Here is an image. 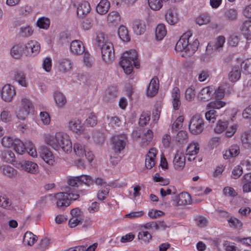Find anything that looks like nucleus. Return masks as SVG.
Instances as JSON below:
<instances>
[{"instance_id": "18", "label": "nucleus", "mask_w": 251, "mask_h": 251, "mask_svg": "<svg viewBox=\"0 0 251 251\" xmlns=\"http://www.w3.org/2000/svg\"><path fill=\"white\" fill-rule=\"evenodd\" d=\"M107 21L108 26H116L120 24L121 17L118 12L112 11L108 14Z\"/></svg>"}, {"instance_id": "17", "label": "nucleus", "mask_w": 251, "mask_h": 251, "mask_svg": "<svg viewBox=\"0 0 251 251\" xmlns=\"http://www.w3.org/2000/svg\"><path fill=\"white\" fill-rule=\"evenodd\" d=\"M214 90L209 86L204 87L201 89L198 95V99L203 101L210 100L212 97Z\"/></svg>"}, {"instance_id": "34", "label": "nucleus", "mask_w": 251, "mask_h": 251, "mask_svg": "<svg viewBox=\"0 0 251 251\" xmlns=\"http://www.w3.org/2000/svg\"><path fill=\"white\" fill-rule=\"evenodd\" d=\"M72 68L71 62L67 59H62L59 61V69L61 72H66Z\"/></svg>"}, {"instance_id": "19", "label": "nucleus", "mask_w": 251, "mask_h": 251, "mask_svg": "<svg viewBox=\"0 0 251 251\" xmlns=\"http://www.w3.org/2000/svg\"><path fill=\"white\" fill-rule=\"evenodd\" d=\"M165 19L170 25L176 24L178 20L176 10L174 8L169 9L165 15Z\"/></svg>"}, {"instance_id": "20", "label": "nucleus", "mask_w": 251, "mask_h": 251, "mask_svg": "<svg viewBox=\"0 0 251 251\" xmlns=\"http://www.w3.org/2000/svg\"><path fill=\"white\" fill-rule=\"evenodd\" d=\"M90 6L89 3L86 1L81 2L78 4L77 8V15L80 18H83L84 16L90 11Z\"/></svg>"}, {"instance_id": "21", "label": "nucleus", "mask_w": 251, "mask_h": 251, "mask_svg": "<svg viewBox=\"0 0 251 251\" xmlns=\"http://www.w3.org/2000/svg\"><path fill=\"white\" fill-rule=\"evenodd\" d=\"M134 32L137 35H141L146 30V25L144 22L140 20H135L132 24Z\"/></svg>"}, {"instance_id": "62", "label": "nucleus", "mask_w": 251, "mask_h": 251, "mask_svg": "<svg viewBox=\"0 0 251 251\" xmlns=\"http://www.w3.org/2000/svg\"><path fill=\"white\" fill-rule=\"evenodd\" d=\"M97 119L96 116L93 113H91L88 118L85 121V124L90 126H93L97 125Z\"/></svg>"}, {"instance_id": "4", "label": "nucleus", "mask_w": 251, "mask_h": 251, "mask_svg": "<svg viewBox=\"0 0 251 251\" xmlns=\"http://www.w3.org/2000/svg\"><path fill=\"white\" fill-rule=\"evenodd\" d=\"M204 128L203 119L199 115H195L191 119L189 124V130L194 135L201 133Z\"/></svg>"}, {"instance_id": "45", "label": "nucleus", "mask_w": 251, "mask_h": 251, "mask_svg": "<svg viewBox=\"0 0 251 251\" xmlns=\"http://www.w3.org/2000/svg\"><path fill=\"white\" fill-rule=\"evenodd\" d=\"M33 30L29 25L21 27L20 29V34L24 37H28L32 35Z\"/></svg>"}, {"instance_id": "63", "label": "nucleus", "mask_w": 251, "mask_h": 251, "mask_svg": "<svg viewBox=\"0 0 251 251\" xmlns=\"http://www.w3.org/2000/svg\"><path fill=\"white\" fill-rule=\"evenodd\" d=\"M226 16L230 21L236 20L237 18V12L234 9H230L226 13Z\"/></svg>"}, {"instance_id": "23", "label": "nucleus", "mask_w": 251, "mask_h": 251, "mask_svg": "<svg viewBox=\"0 0 251 251\" xmlns=\"http://www.w3.org/2000/svg\"><path fill=\"white\" fill-rule=\"evenodd\" d=\"M69 127L72 131L77 134H80L83 132V127L80 121L78 119L70 121L69 122Z\"/></svg>"}, {"instance_id": "57", "label": "nucleus", "mask_w": 251, "mask_h": 251, "mask_svg": "<svg viewBox=\"0 0 251 251\" xmlns=\"http://www.w3.org/2000/svg\"><path fill=\"white\" fill-rule=\"evenodd\" d=\"M79 184L84 183L87 186H89L93 182V179L92 178L87 175H81L78 176Z\"/></svg>"}, {"instance_id": "42", "label": "nucleus", "mask_w": 251, "mask_h": 251, "mask_svg": "<svg viewBox=\"0 0 251 251\" xmlns=\"http://www.w3.org/2000/svg\"><path fill=\"white\" fill-rule=\"evenodd\" d=\"M11 201L5 195L0 193V206L3 208L10 209Z\"/></svg>"}, {"instance_id": "8", "label": "nucleus", "mask_w": 251, "mask_h": 251, "mask_svg": "<svg viewBox=\"0 0 251 251\" xmlns=\"http://www.w3.org/2000/svg\"><path fill=\"white\" fill-rule=\"evenodd\" d=\"M13 166L18 169L25 170L31 174H34L37 172L38 168L36 163L29 161L16 162V163H13Z\"/></svg>"}, {"instance_id": "27", "label": "nucleus", "mask_w": 251, "mask_h": 251, "mask_svg": "<svg viewBox=\"0 0 251 251\" xmlns=\"http://www.w3.org/2000/svg\"><path fill=\"white\" fill-rule=\"evenodd\" d=\"M240 152V148L237 145L231 146L228 151H226L224 154V158L226 159L229 158V157H235L239 154Z\"/></svg>"}, {"instance_id": "12", "label": "nucleus", "mask_w": 251, "mask_h": 251, "mask_svg": "<svg viewBox=\"0 0 251 251\" xmlns=\"http://www.w3.org/2000/svg\"><path fill=\"white\" fill-rule=\"evenodd\" d=\"M191 35L189 33L184 34L177 41L175 47L176 50L177 51H184L188 45Z\"/></svg>"}, {"instance_id": "40", "label": "nucleus", "mask_w": 251, "mask_h": 251, "mask_svg": "<svg viewBox=\"0 0 251 251\" xmlns=\"http://www.w3.org/2000/svg\"><path fill=\"white\" fill-rule=\"evenodd\" d=\"M13 146L15 151L19 154H22L25 151L24 143L18 139H15Z\"/></svg>"}, {"instance_id": "46", "label": "nucleus", "mask_w": 251, "mask_h": 251, "mask_svg": "<svg viewBox=\"0 0 251 251\" xmlns=\"http://www.w3.org/2000/svg\"><path fill=\"white\" fill-rule=\"evenodd\" d=\"M227 125L228 123L226 121L219 120L214 128V131L217 133H221L227 127Z\"/></svg>"}, {"instance_id": "52", "label": "nucleus", "mask_w": 251, "mask_h": 251, "mask_svg": "<svg viewBox=\"0 0 251 251\" xmlns=\"http://www.w3.org/2000/svg\"><path fill=\"white\" fill-rule=\"evenodd\" d=\"M93 138L95 142L97 144H102L104 142V135L102 133L99 131H96L93 132Z\"/></svg>"}, {"instance_id": "28", "label": "nucleus", "mask_w": 251, "mask_h": 251, "mask_svg": "<svg viewBox=\"0 0 251 251\" xmlns=\"http://www.w3.org/2000/svg\"><path fill=\"white\" fill-rule=\"evenodd\" d=\"M56 136H52L50 134H45L44 135V140L46 144L50 145L55 150H59V145L57 143V141L55 140Z\"/></svg>"}, {"instance_id": "38", "label": "nucleus", "mask_w": 251, "mask_h": 251, "mask_svg": "<svg viewBox=\"0 0 251 251\" xmlns=\"http://www.w3.org/2000/svg\"><path fill=\"white\" fill-rule=\"evenodd\" d=\"M199 151L198 143H193L189 144L186 151V154L189 156H194L197 154Z\"/></svg>"}, {"instance_id": "61", "label": "nucleus", "mask_w": 251, "mask_h": 251, "mask_svg": "<svg viewBox=\"0 0 251 251\" xmlns=\"http://www.w3.org/2000/svg\"><path fill=\"white\" fill-rule=\"evenodd\" d=\"M225 104L226 103L224 101L216 100L211 101L207 106L214 110L215 109H220L224 106Z\"/></svg>"}, {"instance_id": "3", "label": "nucleus", "mask_w": 251, "mask_h": 251, "mask_svg": "<svg viewBox=\"0 0 251 251\" xmlns=\"http://www.w3.org/2000/svg\"><path fill=\"white\" fill-rule=\"evenodd\" d=\"M137 59V53L134 50L126 51L123 54L119 64L126 74L129 75L132 72V62L135 67L139 68V63L136 61Z\"/></svg>"}, {"instance_id": "44", "label": "nucleus", "mask_w": 251, "mask_h": 251, "mask_svg": "<svg viewBox=\"0 0 251 251\" xmlns=\"http://www.w3.org/2000/svg\"><path fill=\"white\" fill-rule=\"evenodd\" d=\"M196 22L200 25H207L211 22V17L207 14H203L197 18Z\"/></svg>"}, {"instance_id": "59", "label": "nucleus", "mask_w": 251, "mask_h": 251, "mask_svg": "<svg viewBox=\"0 0 251 251\" xmlns=\"http://www.w3.org/2000/svg\"><path fill=\"white\" fill-rule=\"evenodd\" d=\"M184 118L183 116H179L175 122L173 123L172 126V130L176 132L180 127L182 126V122H183Z\"/></svg>"}, {"instance_id": "53", "label": "nucleus", "mask_w": 251, "mask_h": 251, "mask_svg": "<svg viewBox=\"0 0 251 251\" xmlns=\"http://www.w3.org/2000/svg\"><path fill=\"white\" fill-rule=\"evenodd\" d=\"M226 41V38L223 36H219L217 38L215 43L213 44L215 50H220Z\"/></svg>"}, {"instance_id": "14", "label": "nucleus", "mask_w": 251, "mask_h": 251, "mask_svg": "<svg viewBox=\"0 0 251 251\" xmlns=\"http://www.w3.org/2000/svg\"><path fill=\"white\" fill-rule=\"evenodd\" d=\"M173 163L176 170H182L185 165V157L184 154L177 152L174 158Z\"/></svg>"}, {"instance_id": "22", "label": "nucleus", "mask_w": 251, "mask_h": 251, "mask_svg": "<svg viewBox=\"0 0 251 251\" xmlns=\"http://www.w3.org/2000/svg\"><path fill=\"white\" fill-rule=\"evenodd\" d=\"M240 29L247 40L251 39V20H246L244 22Z\"/></svg>"}, {"instance_id": "37", "label": "nucleus", "mask_w": 251, "mask_h": 251, "mask_svg": "<svg viewBox=\"0 0 251 251\" xmlns=\"http://www.w3.org/2000/svg\"><path fill=\"white\" fill-rule=\"evenodd\" d=\"M37 237L30 232H26L24 235L23 242L31 246L37 241Z\"/></svg>"}, {"instance_id": "1", "label": "nucleus", "mask_w": 251, "mask_h": 251, "mask_svg": "<svg viewBox=\"0 0 251 251\" xmlns=\"http://www.w3.org/2000/svg\"><path fill=\"white\" fill-rule=\"evenodd\" d=\"M97 42L100 48L103 60L106 63H110L115 57L113 44L107 41L103 33H100L97 35Z\"/></svg>"}, {"instance_id": "9", "label": "nucleus", "mask_w": 251, "mask_h": 251, "mask_svg": "<svg viewBox=\"0 0 251 251\" xmlns=\"http://www.w3.org/2000/svg\"><path fill=\"white\" fill-rule=\"evenodd\" d=\"M15 94L16 91L13 86L10 84H7L3 87L1 95V98L5 101H11Z\"/></svg>"}, {"instance_id": "60", "label": "nucleus", "mask_w": 251, "mask_h": 251, "mask_svg": "<svg viewBox=\"0 0 251 251\" xmlns=\"http://www.w3.org/2000/svg\"><path fill=\"white\" fill-rule=\"evenodd\" d=\"M151 238V235L148 231H142L138 233V239L142 240L144 242H149Z\"/></svg>"}, {"instance_id": "32", "label": "nucleus", "mask_w": 251, "mask_h": 251, "mask_svg": "<svg viewBox=\"0 0 251 251\" xmlns=\"http://www.w3.org/2000/svg\"><path fill=\"white\" fill-rule=\"evenodd\" d=\"M242 143L245 148H251V131L244 132L241 136Z\"/></svg>"}, {"instance_id": "10", "label": "nucleus", "mask_w": 251, "mask_h": 251, "mask_svg": "<svg viewBox=\"0 0 251 251\" xmlns=\"http://www.w3.org/2000/svg\"><path fill=\"white\" fill-rule=\"evenodd\" d=\"M40 156L49 165H52L54 156L51 151L47 147L42 146L39 149Z\"/></svg>"}, {"instance_id": "2", "label": "nucleus", "mask_w": 251, "mask_h": 251, "mask_svg": "<svg viewBox=\"0 0 251 251\" xmlns=\"http://www.w3.org/2000/svg\"><path fill=\"white\" fill-rule=\"evenodd\" d=\"M64 191L55 195L56 206L62 209L70 205L71 200H76L79 197L78 194L74 193V188L66 186L64 188Z\"/></svg>"}, {"instance_id": "11", "label": "nucleus", "mask_w": 251, "mask_h": 251, "mask_svg": "<svg viewBox=\"0 0 251 251\" xmlns=\"http://www.w3.org/2000/svg\"><path fill=\"white\" fill-rule=\"evenodd\" d=\"M24 47L27 51V55H36L40 50V44L34 40L29 41Z\"/></svg>"}, {"instance_id": "26", "label": "nucleus", "mask_w": 251, "mask_h": 251, "mask_svg": "<svg viewBox=\"0 0 251 251\" xmlns=\"http://www.w3.org/2000/svg\"><path fill=\"white\" fill-rule=\"evenodd\" d=\"M14 79L22 86H27L25 75L23 72L18 70L15 71Z\"/></svg>"}, {"instance_id": "55", "label": "nucleus", "mask_w": 251, "mask_h": 251, "mask_svg": "<svg viewBox=\"0 0 251 251\" xmlns=\"http://www.w3.org/2000/svg\"><path fill=\"white\" fill-rule=\"evenodd\" d=\"M150 120V112H143L141 115L139 119V124L141 126H144L146 125L148 122Z\"/></svg>"}, {"instance_id": "49", "label": "nucleus", "mask_w": 251, "mask_h": 251, "mask_svg": "<svg viewBox=\"0 0 251 251\" xmlns=\"http://www.w3.org/2000/svg\"><path fill=\"white\" fill-rule=\"evenodd\" d=\"M74 151L75 154L79 157H84V152H85V149L79 143H75L74 145Z\"/></svg>"}, {"instance_id": "43", "label": "nucleus", "mask_w": 251, "mask_h": 251, "mask_svg": "<svg viewBox=\"0 0 251 251\" xmlns=\"http://www.w3.org/2000/svg\"><path fill=\"white\" fill-rule=\"evenodd\" d=\"M153 132L151 130H147L143 134L142 139L143 146H147L152 140Z\"/></svg>"}, {"instance_id": "64", "label": "nucleus", "mask_w": 251, "mask_h": 251, "mask_svg": "<svg viewBox=\"0 0 251 251\" xmlns=\"http://www.w3.org/2000/svg\"><path fill=\"white\" fill-rule=\"evenodd\" d=\"M195 90L192 87L187 88L185 91V97L187 100L190 101L195 98Z\"/></svg>"}, {"instance_id": "33", "label": "nucleus", "mask_w": 251, "mask_h": 251, "mask_svg": "<svg viewBox=\"0 0 251 251\" xmlns=\"http://www.w3.org/2000/svg\"><path fill=\"white\" fill-rule=\"evenodd\" d=\"M241 71L238 66H234L228 74V78L232 82L238 80L240 77Z\"/></svg>"}, {"instance_id": "29", "label": "nucleus", "mask_w": 251, "mask_h": 251, "mask_svg": "<svg viewBox=\"0 0 251 251\" xmlns=\"http://www.w3.org/2000/svg\"><path fill=\"white\" fill-rule=\"evenodd\" d=\"M167 31L165 26L163 24H160L157 25L155 30V37L156 40L160 41L162 40L166 35Z\"/></svg>"}, {"instance_id": "51", "label": "nucleus", "mask_w": 251, "mask_h": 251, "mask_svg": "<svg viewBox=\"0 0 251 251\" xmlns=\"http://www.w3.org/2000/svg\"><path fill=\"white\" fill-rule=\"evenodd\" d=\"M227 220L230 227L240 228L242 226V222L234 217L231 216Z\"/></svg>"}, {"instance_id": "16", "label": "nucleus", "mask_w": 251, "mask_h": 251, "mask_svg": "<svg viewBox=\"0 0 251 251\" xmlns=\"http://www.w3.org/2000/svg\"><path fill=\"white\" fill-rule=\"evenodd\" d=\"M172 102L173 108L178 110L181 105L180 93L178 88L175 87L172 92Z\"/></svg>"}, {"instance_id": "31", "label": "nucleus", "mask_w": 251, "mask_h": 251, "mask_svg": "<svg viewBox=\"0 0 251 251\" xmlns=\"http://www.w3.org/2000/svg\"><path fill=\"white\" fill-rule=\"evenodd\" d=\"M243 186L244 192L248 193L251 191V173L245 174L243 177Z\"/></svg>"}, {"instance_id": "35", "label": "nucleus", "mask_w": 251, "mask_h": 251, "mask_svg": "<svg viewBox=\"0 0 251 251\" xmlns=\"http://www.w3.org/2000/svg\"><path fill=\"white\" fill-rule=\"evenodd\" d=\"M118 35L120 38L124 42H129L130 37L128 33L127 29L124 25H121L118 29Z\"/></svg>"}, {"instance_id": "41", "label": "nucleus", "mask_w": 251, "mask_h": 251, "mask_svg": "<svg viewBox=\"0 0 251 251\" xmlns=\"http://www.w3.org/2000/svg\"><path fill=\"white\" fill-rule=\"evenodd\" d=\"M190 201V195L187 192H183L179 195L177 203L179 205H185L189 203Z\"/></svg>"}, {"instance_id": "13", "label": "nucleus", "mask_w": 251, "mask_h": 251, "mask_svg": "<svg viewBox=\"0 0 251 251\" xmlns=\"http://www.w3.org/2000/svg\"><path fill=\"white\" fill-rule=\"evenodd\" d=\"M156 155V150L151 148L146 156L145 166L148 169H151L155 165V158Z\"/></svg>"}, {"instance_id": "39", "label": "nucleus", "mask_w": 251, "mask_h": 251, "mask_svg": "<svg viewBox=\"0 0 251 251\" xmlns=\"http://www.w3.org/2000/svg\"><path fill=\"white\" fill-rule=\"evenodd\" d=\"M54 98L58 107H62L66 103V99L62 93L55 92L54 95Z\"/></svg>"}, {"instance_id": "47", "label": "nucleus", "mask_w": 251, "mask_h": 251, "mask_svg": "<svg viewBox=\"0 0 251 251\" xmlns=\"http://www.w3.org/2000/svg\"><path fill=\"white\" fill-rule=\"evenodd\" d=\"M50 20L47 18L42 17L39 18L37 22V26L41 28L47 29L50 26Z\"/></svg>"}, {"instance_id": "6", "label": "nucleus", "mask_w": 251, "mask_h": 251, "mask_svg": "<svg viewBox=\"0 0 251 251\" xmlns=\"http://www.w3.org/2000/svg\"><path fill=\"white\" fill-rule=\"evenodd\" d=\"M33 108L32 103L26 99L22 100L21 106L19 109L16 111L17 117L19 119L24 120L30 113Z\"/></svg>"}, {"instance_id": "30", "label": "nucleus", "mask_w": 251, "mask_h": 251, "mask_svg": "<svg viewBox=\"0 0 251 251\" xmlns=\"http://www.w3.org/2000/svg\"><path fill=\"white\" fill-rule=\"evenodd\" d=\"M25 47L21 45H16L11 49L10 54L11 56L16 59L19 58L23 54Z\"/></svg>"}, {"instance_id": "7", "label": "nucleus", "mask_w": 251, "mask_h": 251, "mask_svg": "<svg viewBox=\"0 0 251 251\" xmlns=\"http://www.w3.org/2000/svg\"><path fill=\"white\" fill-rule=\"evenodd\" d=\"M111 140L112 150L116 153H120L125 148L127 136L122 134L113 136Z\"/></svg>"}, {"instance_id": "25", "label": "nucleus", "mask_w": 251, "mask_h": 251, "mask_svg": "<svg viewBox=\"0 0 251 251\" xmlns=\"http://www.w3.org/2000/svg\"><path fill=\"white\" fill-rule=\"evenodd\" d=\"M110 6V2L107 0H101L96 7V10L100 14H105L108 12Z\"/></svg>"}, {"instance_id": "56", "label": "nucleus", "mask_w": 251, "mask_h": 251, "mask_svg": "<svg viewBox=\"0 0 251 251\" xmlns=\"http://www.w3.org/2000/svg\"><path fill=\"white\" fill-rule=\"evenodd\" d=\"M217 116V115H216V111L212 109L209 110L205 113V117L206 119L210 123H214Z\"/></svg>"}, {"instance_id": "36", "label": "nucleus", "mask_w": 251, "mask_h": 251, "mask_svg": "<svg viewBox=\"0 0 251 251\" xmlns=\"http://www.w3.org/2000/svg\"><path fill=\"white\" fill-rule=\"evenodd\" d=\"M1 172L4 175L11 177L17 175V171L9 165H3L0 167Z\"/></svg>"}, {"instance_id": "48", "label": "nucleus", "mask_w": 251, "mask_h": 251, "mask_svg": "<svg viewBox=\"0 0 251 251\" xmlns=\"http://www.w3.org/2000/svg\"><path fill=\"white\" fill-rule=\"evenodd\" d=\"M150 8L153 10H158L162 6V0H148Z\"/></svg>"}, {"instance_id": "50", "label": "nucleus", "mask_w": 251, "mask_h": 251, "mask_svg": "<svg viewBox=\"0 0 251 251\" xmlns=\"http://www.w3.org/2000/svg\"><path fill=\"white\" fill-rule=\"evenodd\" d=\"M241 68L246 74H251V58H248L243 61L241 64Z\"/></svg>"}, {"instance_id": "54", "label": "nucleus", "mask_w": 251, "mask_h": 251, "mask_svg": "<svg viewBox=\"0 0 251 251\" xmlns=\"http://www.w3.org/2000/svg\"><path fill=\"white\" fill-rule=\"evenodd\" d=\"M14 140L9 136H4L1 139V144L5 148H10L13 146Z\"/></svg>"}, {"instance_id": "24", "label": "nucleus", "mask_w": 251, "mask_h": 251, "mask_svg": "<svg viewBox=\"0 0 251 251\" xmlns=\"http://www.w3.org/2000/svg\"><path fill=\"white\" fill-rule=\"evenodd\" d=\"M1 158L5 162L13 163L18 162L15 159V154L11 150H4L1 151Z\"/></svg>"}, {"instance_id": "58", "label": "nucleus", "mask_w": 251, "mask_h": 251, "mask_svg": "<svg viewBox=\"0 0 251 251\" xmlns=\"http://www.w3.org/2000/svg\"><path fill=\"white\" fill-rule=\"evenodd\" d=\"M187 138V132L183 130L179 131L176 137V140L180 143H183L184 142H186Z\"/></svg>"}, {"instance_id": "15", "label": "nucleus", "mask_w": 251, "mask_h": 251, "mask_svg": "<svg viewBox=\"0 0 251 251\" xmlns=\"http://www.w3.org/2000/svg\"><path fill=\"white\" fill-rule=\"evenodd\" d=\"M70 50L74 54L80 55L84 52L85 48L81 41L76 40L71 42Z\"/></svg>"}, {"instance_id": "5", "label": "nucleus", "mask_w": 251, "mask_h": 251, "mask_svg": "<svg viewBox=\"0 0 251 251\" xmlns=\"http://www.w3.org/2000/svg\"><path fill=\"white\" fill-rule=\"evenodd\" d=\"M56 141L59 145V149H61L66 153L70 152L72 149V144L69 137L66 134L62 132H57L55 134Z\"/></svg>"}]
</instances>
